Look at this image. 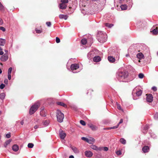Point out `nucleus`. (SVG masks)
Instances as JSON below:
<instances>
[{
	"mask_svg": "<svg viewBox=\"0 0 158 158\" xmlns=\"http://www.w3.org/2000/svg\"><path fill=\"white\" fill-rule=\"evenodd\" d=\"M116 76L119 81L124 82L128 77V73L126 71L120 70L117 73Z\"/></svg>",
	"mask_w": 158,
	"mask_h": 158,
	"instance_id": "1",
	"label": "nucleus"
},
{
	"mask_svg": "<svg viewBox=\"0 0 158 158\" xmlns=\"http://www.w3.org/2000/svg\"><path fill=\"white\" fill-rule=\"evenodd\" d=\"M97 39L100 43H103L107 40V37L106 34L100 32L97 34Z\"/></svg>",
	"mask_w": 158,
	"mask_h": 158,
	"instance_id": "2",
	"label": "nucleus"
},
{
	"mask_svg": "<svg viewBox=\"0 0 158 158\" xmlns=\"http://www.w3.org/2000/svg\"><path fill=\"white\" fill-rule=\"evenodd\" d=\"M56 114L57 121L60 123L62 122L64 118V114L59 110H57Z\"/></svg>",
	"mask_w": 158,
	"mask_h": 158,
	"instance_id": "3",
	"label": "nucleus"
},
{
	"mask_svg": "<svg viewBox=\"0 0 158 158\" xmlns=\"http://www.w3.org/2000/svg\"><path fill=\"white\" fill-rule=\"evenodd\" d=\"M40 106V103L37 102L32 106L29 110V114L31 115L33 114L37 110Z\"/></svg>",
	"mask_w": 158,
	"mask_h": 158,
	"instance_id": "4",
	"label": "nucleus"
},
{
	"mask_svg": "<svg viewBox=\"0 0 158 158\" xmlns=\"http://www.w3.org/2000/svg\"><path fill=\"white\" fill-rule=\"evenodd\" d=\"M151 32H152L153 34L154 35L158 34V24L153 26L151 28Z\"/></svg>",
	"mask_w": 158,
	"mask_h": 158,
	"instance_id": "5",
	"label": "nucleus"
},
{
	"mask_svg": "<svg viewBox=\"0 0 158 158\" xmlns=\"http://www.w3.org/2000/svg\"><path fill=\"white\" fill-rule=\"evenodd\" d=\"M59 131V135L60 137V138L61 139H64L66 136V133L64 132L61 129H60Z\"/></svg>",
	"mask_w": 158,
	"mask_h": 158,
	"instance_id": "6",
	"label": "nucleus"
},
{
	"mask_svg": "<svg viewBox=\"0 0 158 158\" xmlns=\"http://www.w3.org/2000/svg\"><path fill=\"white\" fill-rule=\"evenodd\" d=\"M8 53H5L1 57V60L3 62L6 61L8 59Z\"/></svg>",
	"mask_w": 158,
	"mask_h": 158,
	"instance_id": "7",
	"label": "nucleus"
},
{
	"mask_svg": "<svg viewBox=\"0 0 158 158\" xmlns=\"http://www.w3.org/2000/svg\"><path fill=\"white\" fill-rule=\"evenodd\" d=\"M70 68L72 70H74L79 68V65L77 64H72L71 65Z\"/></svg>",
	"mask_w": 158,
	"mask_h": 158,
	"instance_id": "8",
	"label": "nucleus"
},
{
	"mask_svg": "<svg viewBox=\"0 0 158 158\" xmlns=\"http://www.w3.org/2000/svg\"><path fill=\"white\" fill-rule=\"evenodd\" d=\"M147 97V101L148 102H151L153 100V97L151 94H146Z\"/></svg>",
	"mask_w": 158,
	"mask_h": 158,
	"instance_id": "9",
	"label": "nucleus"
},
{
	"mask_svg": "<svg viewBox=\"0 0 158 158\" xmlns=\"http://www.w3.org/2000/svg\"><path fill=\"white\" fill-rule=\"evenodd\" d=\"M126 1H127V0H114V5L116 4L118 6V4H121L122 3H124Z\"/></svg>",
	"mask_w": 158,
	"mask_h": 158,
	"instance_id": "10",
	"label": "nucleus"
},
{
	"mask_svg": "<svg viewBox=\"0 0 158 158\" xmlns=\"http://www.w3.org/2000/svg\"><path fill=\"white\" fill-rule=\"evenodd\" d=\"M40 114L41 116L45 117L46 116V113L45 110H44V107H42L40 109Z\"/></svg>",
	"mask_w": 158,
	"mask_h": 158,
	"instance_id": "11",
	"label": "nucleus"
},
{
	"mask_svg": "<svg viewBox=\"0 0 158 158\" xmlns=\"http://www.w3.org/2000/svg\"><path fill=\"white\" fill-rule=\"evenodd\" d=\"M85 156L88 157H90L93 155V153L89 151H87L85 152Z\"/></svg>",
	"mask_w": 158,
	"mask_h": 158,
	"instance_id": "12",
	"label": "nucleus"
},
{
	"mask_svg": "<svg viewBox=\"0 0 158 158\" xmlns=\"http://www.w3.org/2000/svg\"><path fill=\"white\" fill-rule=\"evenodd\" d=\"M90 148L94 150L97 151H101L102 150V148H98V147L95 145H92L90 146Z\"/></svg>",
	"mask_w": 158,
	"mask_h": 158,
	"instance_id": "13",
	"label": "nucleus"
},
{
	"mask_svg": "<svg viewBox=\"0 0 158 158\" xmlns=\"http://www.w3.org/2000/svg\"><path fill=\"white\" fill-rule=\"evenodd\" d=\"M59 7L60 9H65L67 7V5L65 3L61 2L59 4Z\"/></svg>",
	"mask_w": 158,
	"mask_h": 158,
	"instance_id": "14",
	"label": "nucleus"
},
{
	"mask_svg": "<svg viewBox=\"0 0 158 158\" xmlns=\"http://www.w3.org/2000/svg\"><path fill=\"white\" fill-rule=\"evenodd\" d=\"M12 70L11 67L10 68L8 71V77L9 80H10L11 79V73Z\"/></svg>",
	"mask_w": 158,
	"mask_h": 158,
	"instance_id": "15",
	"label": "nucleus"
},
{
	"mask_svg": "<svg viewBox=\"0 0 158 158\" xmlns=\"http://www.w3.org/2000/svg\"><path fill=\"white\" fill-rule=\"evenodd\" d=\"M68 16L67 15L64 14H60L59 15V17L60 19H64L65 20H66L68 18Z\"/></svg>",
	"mask_w": 158,
	"mask_h": 158,
	"instance_id": "16",
	"label": "nucleus"
},
{
	"mask_svg": "<svg viewBox=\"0 0 158 158\" xmlns=\"http://www.w3.org/2000/svg\"><path fill=\"white\" fill-rule=\"evenodd\" d=\"M88 126L93 131L96 130L97 129V127L96 126L92 124H89Z\"/></svg>",
	"mask_w": 158,
	"mask_h": 158,
	"instance_id": "17",
	"label": "nucleus"
},
{
	"mask_svg": "<svg viewBox=\"0 0 158 158\" xmlns=\"http://www.w3.org/2000/svg\"><path fill=\"white\" fill-rule=\"evenodd\" d=\"M136 56L137 58L140 60L143 58L144 57V55L141 52L138 53L136 55Z\"/></svg>",
	"mask_w": 158,
	"mask_h": 158,
	"instance_id": "18",
	"label": "nucleus"
},
{
	"mask_svg": "<svg viewBox=\"0 0 158 158\" xmlns=\"http://www.w3.org/2000/svg\"><path fill=\"white\" fill-rule=\"evenodd\" d=\"M94 52H89L87 54V57L89 59H91L94 56Z\"/></svg>",
	"mask_w": 158,
	"mask_h": 158,
	"instance_id": "19",
	"label": "nucleus"
},
{
	"mask_svg": "<svg viewBox=\"0 0 158 158\" xmlns=\"http://www.w3.org/2000/svg\"><path fill=\"white\" fill-rule=\"evenodd\" d=\"M149 148L148 146H145L142 148V150L144 153L148 152Z\"/></svg>",
	"mask_w": 158,
	"mask_h": 158,
	"instance_id": "20",
	"label": "nucleus"
},
{
	"mask_svg": "<svg viewBox=\"0 0 158 158\" xmlns=\"http://www.w3.org/2000/svg\"><path fill=\"white\" fill-rule=\"evenodd\" d=\"M94 142L95 139L93 138L89 137V138L88 139V143L89 144L93 143Z\"/></svg>",
	"mask_w": 158,
	"mask_h": 158,
	"instance_id": "21",
	"label": "nucleus"
},
{
	"mask_svg": "<svg viewBox=\"0 0 158 158\" xmlns=\"http://www.w3.org/2000/svg\"><path fill=\"white\" fill-rule=\"evenodd\" d=\"M19 149V146L16 144L14 145L12 147V150L15 152L17 151Z\"/></svg>",
	"mask_w": 158,
	"mask_h": 158,
	"instance_id": "22",
	"label": "nucleus"
},
{
	"mask_svg": "<svg viewBox=\"0 0 158 158\" xmlns=\"http://www.w3.org/2000/svg\"><path fill=\"white\" fill-rule=\"evenodd\" d=\"M108 59L109 61L112 63L114 62L115 61V58L111 56H109L108 57Z\"/></svg>",
	"mask_w": 158,
	"mask_h": 158,
	"instance_id": "23",
	"label": "nucleus"
},
{
	"mask_svg": "<svg viewBox=\"0 0 158 158\" xmlns=\"http://www.w3.org/2000/svg\"><path fill=\"white\" fill-rule=\"evenodd\" d=\"M71 148L73 152L76 153L79 152V151L77 148L74 146H71Z\"/></svg>",
	"mask_w": 158,
	"mask_h": 158,
	"instance_id": "24",
	"label": "nucleus"
},
{
	"mask_svg": "<svg viewBox=\"0 0 158 158\" xmlns=\"http://www.w3.org/2000/svg\"><path fill=\"white\" fill-rule=\"evenodd\" d=\"M101 60V58L99 56H95L93 58V60L94 62H98Z\"/></svg>",
	"mask_w": 158,
	"mask_h": 158,
	"instance_id": "25",
	"label": "nucleus"
},
{
	"mask_svg": "<svg viewBox=\"0 0 158 158\" xmlns=\"http://www.w3.org/2000/svg\"><path fill=\"white\" fill-rule=\"evenodd\" d=\"M6 43V40L2 38L0 39V45L4 46Z\"/></svg>",
	"mask_w": 158,
	"mask_h": 158,
	"instance_id": "26",
	"label": "nucleus"
},
{
	"mask_svg": "<svg viewBox=\"0 0 158 158\" xmlns=\"http://www.w3.org/2000/svg\"><path fill=\"white\" fill-rule=\"evenodd\" d=\"M57 104L58 105H59L61 106H62L64 107H67V105L64 103L60 102H57Z\"/></svg>",
	"mask_w": 158,
	"mask_h": 158,
	"instance_id": "27",
	"label": "nucleus"
},
{
	"mask_svg": "<svg viewBox=\"0 0 158 158\" xmlns=\"http://www.w3.org/2000/svg\"><path fill=\"white\" fill-rule=\"evenodd\" d=\"M142 93V91L141 90H140L136 92V94L137 96H140Z\"/></svg>",
	"mask_w": 158,
	"mask_h": 158,
	"instance_id": "28",
	"label": "nucleus"
},
{
	"mask_svg": "<svg viewBox=\"0 0 158 158\" xmlns=\"http://www.w3.org/2000/svg\"><path fill=\"white\" fill-rule=\"evenodd\" d=\"M144 129V131H143V132L144 133H145L147 132V131L149 128V126L148 125H146L144 127H143Z\"/></svg>",
	"mask_w": 158,
	"mask_h": 158,
	"instance_id": "29",
	"label": "nucleus"
},
{
	"mask_svg": "<svg viewBox=\"0 0 158 158\" xmlns=\"http://www.w3.org/2000/svg\"><path fill=\"white\" fill-rule=\"evenodd\" d=\"M120 7L122 10H124L127 9V6L126 5L124 4L121 5Z\"/></svg>",
	"mask_w": 158,
	"mask_h": 158,
	"instance_id": "30",
	"label": "nucleus"
},
{
	"mask_svg": "<svg viewBox=\"0 0 158 158\" xmlns=\"http://www.w3.org/2000/svg\"><path fill=\"white\" fill-rule=\"evenodd\" d=\"M5 96V94L4 93H2L0 94V98L2 100H3L4 99Z\"/></svg>",
	"mask_w": 158,
	"mask_h": 158,
	"instance_id": "31",
	"label": "nucleus"
},
{
	"mask_svg": "<svg viewBox=\"0 0 158 158\" xmlns=\"http://www.w3.org/2000/svg\"><path fill=\"white\" fill-rule=\"evenodd\" d=\"M87 42V41L85 39H83L81 40V43L82 44L85 45Z\"/></svg>",
	"mask_w": 158,
	"mask_h": 158,
	"instance_id": "32",
	"label": "nucleus"
},
{
	"mask_svg": "<svg viewBox=\"0 0 158 158\" xmlns=\"http://www.w3.org/2000/svg\"><path fill=\"white\" fill-rule=\"evenodd\" d=\"M120 142L122 144H125L126 143V140L123 138H121L120 140Z\"/></svg>",
	"mask_w": 158,
	"mask_h": 158,
	"instance_id": "33",
	"label": "nucleus"
},
{
	"mask_svg": "<svg viewBox=\"0 0 158 158\" xmlns=\"http://www.w3.org/2000/svg\"><path fill=\"white\" fill-rule=\"evenodd\" d=\"M118 127V124L116 126H113L110 127H108L107 128V129H114L117 128Z\"/></svg>",
	"mask_w": 158,
	"mask_h": 158,
	"instance_id": "34",
	"label": "nucleus"
},
{
	"mask_svg": "<svg viewBox=\"0 0 158 158\" xmlns=\"http://www.w3.org/2000/svg\"><path fill=\"white\" fill-rule=\"evenodd\" d=\"M105 26L106 27H108L109 28H111L113 26V25L112 24H110L109 23H106Z\"/></svg>",
	"mask_w": 158,
	"mask_h": 158,
	"instance_id": "35",
	"label": "nucleus"
},
{
	"mask_svg": "<svg viewBox=\"0 0 158 158\" xmlns=\"http://www.w3.org/2000/svg\"><path fill=\"white\" fill-rule=\"evenodd\" d=\"M44 125V126H47L49 123V121L48 120H45L43 122Z\"/></svg>",
	"mask_w": 158,
	"mask_h": 158,
	"instance_id": "36",
	"label": "nucleus"
},
{
	"mask_svg": "<svg viewBox=\"0 0 158 158\" xmlns=\"http://www.w3.org/2000/svg\"><path fill=\"white\" fill-rule=\"evenodd\" d=\"M34 146V144L32 143H29L28 144L27 147L28 148H32Z\"/></svg>",
	"mask_w": 158,
	"mask_h": 158,
	"instance_id": "37",
	"label": "nucleus"
},
{
	"mask_svg": "<svg viewBox=\"0 0 158 158\" xmlns=\"http://www.w3.org/2000/svg\"><path fill=\"white\" fill-rule=\"evenodd\" d=\"M10 140H8V141H6L4 145V146L5 148H6L7 145L10 143Z\"/></svg>",
	"mask_w": 158,
	"mask_h": 158,
	"instance_id": "38",
	"label": "nucleus"
},
{
	"mask_svg": "<svg viewBox=\"0 0 158 158\" xmlns=\"http://www.w3.org/2000/svg\"><path fill=\"white\" fill-rule=\"evenodd\" d=\"M4 10V7L0 2V10L3 11Z\"/></svg>",
	"mask_w": 158,
	"mask_h": 158,
	"instance_id": "39",
	"label": "nucleus"
},
{
	"mask_svg": "<svg viewBox=\"0 0 158 158\" xmlns=\"http://www.w3.org/2000/svg\"><path fill=\"white\" fill-rule=\"evenodd\" d=\"M116 105H117V108L118 109H119V110H122V111H123V110L122 109L121 107V106L120 105V104H119L118 103H116Z\"/></svg>",
	"mask_w": 158,
	"mask_h": 158,
	"instance_id": "40",
	"label": "nucleus"
},
{
	"mask_svg": "<svg viewBox=\"0 0 158 158\" xmlns=\"http://www.w3.org/2000/svg\"><path fill=\"white\" fill-rule=\"evenodd\" d=\"M144 75L142 73H140L138 75L140 79L143 78L144 77Z\"/></svg>",
	"mask_w": 158,
	"mask_h": 158,
	"instance_id": "41",
	"label": "nucleus"
},
{
	"mask_svg": "<svg viewBox=\"0 0 158 158\" xmlns=\"http://www.w3.org/2000/svg\"><path fill=\"white\" fill-rule=\"evenodd\" d=\"M154 118L155 119H158V113H155V115H154Z\"/></svg>",
	"mask_w": 158,
	"mask_h": 158,
	"instance_id": "42",
	"label": "nucleus"
},
{
	"mask_svg": "<svg viewBox=\"0 0 158 158\" xmlns=\"http://www.w3.org/2000/svg\"><path fill=\"white\" fill-rule=\"evenodd\" d=\"M81 139L82 140H84L87 142V143H88V138L85 137H82Z\"/></svg>",
	"mask_w": 158,
	"mask_h": 158,
	"instance_id": "43",
	"label": "nucleus"
},
{
	"mask_svg": "<svg viewBox=\"0 0 158 158\" xmlns=\"http://www.w3.org/2000/svg\"><path fill=\"white\" fill-rule=\"evenodd\" d=\"M80 123L83 126H85L86 124L85 122L82 120L80 121Z\"/></svg>",
	"mask_w": 158,
	"mask_h": 158,
	"instance_id": "44",
	"label": "nucleus"
},
{
	"mask_svg": "<svg viewBox=\"0 0 158 158\" xmlns=\"http://www.w3.org/2000/svg\"><path fill=\"white\" fill-rule=\"evenodd\" d=\"M61 2L62 3H67L68 2V0H61Z\"/></svg>",
	"mask_w": 158,
	"mask_h": 158,
	"instance_id": "45",
	"label": "nucleus"
},
{
	"mask_svg": "<svg viewBox=\"0 0 158 158\" xmlns=\"http://www.w3.org/2000/svg\"><path fill=\"white\" fill-rule=\"evenodd\" d=\"M116 154L118 156L122 154L121 152L120 151H117L116 152Z\"/></svg>",
	"mask_w": 158,
	"mask_h": 158,
	"instance_id": "46",
	"label": "nucleus"
},
{
	"mask_svg": "<svg viewBox=\"0 0 158 158\" xmlns=\"http://www.w3.org/2000/svg\"><path fill=\"white\" fill-rule=\"evenodd\" d=\"M56 42L57 43H58L60 42V39L58 37H56Z\"/></svg>",
	"mask_w": 158,
	"mask_h": 158,
	"instance_id": "47",
	"label": "nucleus"
},
{
	"mask_svg": "<svg viewBox=\"0 0 158 158\" xmlns=\"http://www.w3.org/2000/svg\"><path fill=\"white\" fill-rule=\"evenodd\" d=\"M5 85L4 84H2L0 85V88L1 89H2L5 87Z\"/></svg>",
	"mask_w": 158,
	"mask_h": 158,
	"instance_id": "48",
	"label": "nucleus"
},
{
	"mask_svg": "<svg viewBox=\"0 0 158 158\" xmlns=\"http://www.w3.org/2000/svg\"><path fill=\"white\" fill-rule=\"evenodd\" d=\"M0 30H2L3 31H5L6 30L5 28L2 27H0Z\"/></svg>",
	"mask_w": 158,
	"mask_h": 158,
	"instance_id": "49",
	"label": "nucleus"
},
{
	"mask_svg": "<svg viewBox=\"0 0 158 158\" xmlns=\"http://www.w3.org/2000/svg\"><path fill=\"white\" fill-rule=\"evenodd\" d=\"M46 24L48 27H50L51 25V23L50 22H47L46 23Z\"/></svg>",
	"mask_w": 158,
	"mask_h": 158,
	"instance_id": "50",
	"label": "nucleus"
},
{
	"mask_svg": "<svg viewBox=\"0 0 158 158\" xmlns=\"http://www.w3.org/2000/svg\"><path fill=\"white\" fill-rule=\"evenodd\" d=\"M152 89L154 91H156L157 90V88L155 86L152 87Z\"/></svg>",
	"mask_w": 158,
	"mask_h": 158,
	"instance_id": "51",
	"label": "nucleus"
},
{
	"mask_svg": "<svg viewBox=\"0 0 158 158\" xmlns=\"http://www.w3.org/2000/svg\"><path fill=\"white\" fill-rule=\"evenodd\" d=\"M6 136L8 138H10V133H8V134H6Z\"/></svg>",
	"mask_w": 158,
	"mask_h": 158,
	"instance_id": "52",
	"label": "nucleus"
},
{
	"mask_svg": "<svg viewBox=\"0 0 158 158\" xmlns=\"http://www.w3.org/2000/svg\"><path fill=\"white\" fill-rule=\"evenodd\" d=\"M36 31L38 33H40L41 32V31L40 30H36Z\"/></svg>",
	"mask_w": 158,
	"mask_h": 158,
	"instance_id": "53",
	"label": "nucleus"
},
{
	"mask_svg": "<svg viewBox=\"0 0 158 158\" xmlns=\"http://www.w3.org/2000/svg\"><path fill=\"white\" fill-rule=\"evenodd\" d=\"M103 148L105 151H107L108 150V148L107 147H105L103 148H102V149Z\"/></svg>",
	"mask_w": 158,
	"mask_h": 158,
	"instance_id": "54",
	"label": "nucleus"
},
{
	"mask_svg": "<svg viewBox=\"0 0 158 158\" xmlns=\"http://www.w3.org/2000/svg\"><path fill=\"white\" fill-rule=\"evenodd\" d=\"M3 23V22L2 19L0 18V25H2Z\"/></svg>",
	"mask_w": 158,
	"mask_h": 158,
	"instance_id": "55",
	"label": "nucleus"
},
{
	"mask_svg": "<svg viewBox=\"0 0 158 158\" xmlns=\"http://www.w3.org/2000/svg\"><path fill=\"white\" fill-rule=\"evenodd\" d=\"M123 122V120L122 119H121L120 122H119V123H118V125H119L120 124L122 123Z\"/></svg>",
	"mask_w": 158,
	"mask_h": 158,
	"instance_id": "56",
	"label": "nucleus"
},
{
	"mask_svg": "<svg viewBox=\"0 0 158 158\" xmlns=\"http://www.w3.org/2000/svg\"><path fill=\"white\" fill-rule=\"evenodd\" d=\"M4 54V52L2 51H0V55H3Z\"/></svg>",
	"mask_w": 158,
	"mask_h": 158,
	"instance_id": "57",
	"label": "nucleus"
},
{
	"mask_svg": "<svg viewBox=\"0 0 158 158\" xmlns=\"http://www.w3.org/2000/svg\"><path fill=\"white\" fill-rule=\"evenodd\" d=\"M20 123L22 125H23L24 123V122L23 120H22L20 122Z\"/></svg>",
	"mask_w": 158,
	"mask_h": 158,
	"instance_id": "58",
	"label": "nucleus"
},
{
	"mask_svg": "<svg viewBox=\"0 0 158 158\" xmlns=\"http://www.w3.org/2000/svg\"><path fill=\"white\" fill-rule=\"evenodd\" d=\"M38 127L37 125H35L34 126V128L35 129H36Z\"/></svg>",
	"mask_w": 158,
	"mask_h": 158,
	"instance_id": "59",
	"label": "nucleus"
},
{
	"mask_svg": "<svg viewBox=\"0 0 158 158\" xmlns=\"http://www.w3.org/2000/svg\"><path fill=\"white\" fill-rule=\"evenodd\" d=\"M69 158H74V157L73 156L71 155L69 156Z\"/></svg>",
	"mask_w": 158,
	"mask_h": 158,
	"instance_id": "60",
	"label": "nucleus"
},
{
	"mask_svg": "<svg viewBox=\"0 0 158 158\" xmlns=\"http://www.w3.org/2000/svg\"><path fill=\"white\" fill-rule=\"evenodd\" d=\"M8 82V81H7V79H5L4 81V82L5 83H7Z\"/></svg>",
	"mask_w": 158,
	"mask_h": 158,
	"instance_id": "61",
	"label": "nucleus"
},
{
	"mask_svg": "<svg viewBox=\"0 0 158 158\" xmlns=\"http://www.w3.org/2000/svg\"><path fill=\"white\" fill-rule=\"evenodd\" d=\"M5 51L6 53H7V52H8V51L7 50H5Z\"/></svg>",
	"mask_w": 158,
	"mask_h": 158,
	"instance_id": "62",
	"label": "nucleus"
},
{
	"mask_svg": "<svg viewBox=\"0 0 158 158\" xmlns=\"http://www.w3.org/2000/svg\"><path fill=\"white\" fill-rule=\"evenodd\" d=\"M2 73V70L0 68V74H1Z\"/></svg>",
	"mask_w": 158,
	"mask_h": 158,
	"instance_id": "63",
	"label": "nucleus"
},
{
	"mask_svg": "<svg viewBox=\"0 0 158 158\" xmlns=\"http://www.w3.org/2000/svg\"><path fill=\"white\" fill-rule=\"evenodd\" d=\"M2 50V48H1V47H0V51H1Z\"/></svg>",
	"mask_w": 158,
	"mask_h": 158,
	"instance_id": "64",
	"label": "nucleus"
}]
</instances>
